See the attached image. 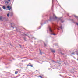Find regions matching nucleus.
<instances>
[{"label": "nucleus", "instance_id": "obj_16", "mask_svg": "<svg viewBox=\"0 0 78 78\" xmlns=\"http://www.w3.org/2000/svg\"><path fill=\"white\" fill-rule=\"evenodd\" d=\"M61 22L62 23V22H64V21L61 20Z\"/></svg>", "mask_w": 78, "mask_h": 78}, {"label": "nucleus", "instance_id": "obj_17", "mask_svg": "<svg viewBox=\"0 0 78 78\" xmlns=\"http://www.w3.org/2000/svg\"><path fill=\"white\" fill-rule=\"evenodd\" d=\"M30 66L29 65H27V66Z\"/></svg>", "mask_w": 78, "mask_h": 78}, {"label": "nucleus", "instance_id": "obj_21", "mask_svg": "<svg viewBox=\"0 0 78 78\" xmlns=\"http://www.w3.org/2000/svg\"><path fill=\"white\" fill-rule=\"evenodd\" d=\"M62 54V55H64V54Z\"/></svg>", "mask_w": 78, "mask_h": 78}, {"label": "nucleus", "instance_id": "obj_9", "mask_svg": "<svg viewBox=\"0 0 78 78\" xmlns=\"http://www.w3.org/2000/svg\"><path fill=\"white\" fill-rule=\"evenodd\" d=\"M9 14L8 13L7 15V17H9Z\"/></svg>", "mask_w": 78, "mask_h": 78}, {"label": "nucleus", "instance_id": "obj_7", "mask_svg": "<svg viewBox=\"0 0 78 78\" xmlns=\"http://www.w3.org/2000/svg\"><path fill=\"white\" fill-rule=\"evenodd\" d=\"M60 28L61 29H62V26H61L60 27Z\"/></svg>", "mask_w": 78, "mask_h": 78}, {"label": "nucleus", "instance_id": "obj_6", "mask_svg": "<svg viewBox=\"0 0 78 78\" xmlns=\"http://www.w3.org/2000/svg\"><path fill=\"white\" fill-rule=\"evenodd\" d=\"M18 73V72L17 71H16L15 73V74H17V73Z\"/></svg>", "mask_w": 78, "mask_h": 78}, {"label": "nucleus", "instance_id": "obj_2", "mask_svg": "<svg viewBox=\"0 0 78 78\" xmlns=\"http://www.w3.org/2000/svg\"><path fill=\"white\" fill-rule=\"evenodd\" d=\"M49 31L51 32V33H53V31L51 29V28H49Z\"/></svg>", "mask_w": 78, "mask_h": 78}, {"label": "nucleus", "instance_id": "obj_12", "mask_svg": "<svg viewBox=\"0 0 78 78\" xmlns=\"http://www.w3.org/2000/svg\"><path fill=\"white\" fill-rule=\"evenodd\" d=\"M72 55H74L75 54V52H73V53H72Z\"/></svg>", "mask_w": 78, "mask_h": 78}, {"label": "nucleus", "instance_id": "obj_19", "mask_svg": "<svg viewBox=\"0 0 78 78\" xmlns=\"http://www.w3.org/2000/svg\"><path fill=\"white\" fill-rule=\"evenodd\" d=\"M76 24H77V25H78V23H77Z\"/></svg>", "mask_w": 78, "mask_h": 78}, {"label": "nucleus", "instance_id": "obj_4", "mask_svg": "<svg viewBox=\"0 0 78 78\" xmlns=\"http://www.w3.org/2000/svg\"><path fill=\"white\" fill-rule=\"evenodd\" d=\"M51 52H52L53 53H55V50H51Z\"/></svg>", "mask_w": 78, "mask_h": 78}, {"label": "nucleus", "instance_id": "obj_15", "mask_svg": "<svg viewBox=\"0 0 78 78\" xmlns=\"http://www.w3.org/2000/svg\"><path fill=\"white\" fill-rule=\"evenodd\" d=\"M53 34V35H55V34Z\"/></svg>", "mask_w": 78, "mask_h": 78}, {"label": "nucleus", "instance_id": "obj_8", "mask_svg": "<svg viewBox=\"0 0 78 78\" xmlns=\"http://www.w3.org/2000/svg\"><path fill=\"white\" fill-rule=\"evenodd\" d=\"M3 8L4 9H5V6H3Z\"/></svg>", "mask_w": 78, "mask_h": 78}, {"label": "nucleus", "instance_id": "obj_3", "mask_svg": "<svg viewBox=\"0 0 78 78\" xmlns=\"http://www.w3.org/2000/svg\"><path fill=\"white\" fill-rule=\"evenodd\" d=\"M53 16V17H54V19H56L58 18H57V17H56V15H55L54 14Z\"/></svg>", "mask_w": 78, "mask_h": 78}, {"label": "nucleus", "instance_id": "obj_23", "mask_svg": "<svg viewBox=\"0 0 78 78\" xmlns=\"http://www.w3.org/2000/svg\"><path fill=\"white\" fill-rule=\"evenodd\" d=\"M61 54H62V53H61Z\"/></svg>", "mask_w": 78, "mask_h": 78}, {"label": "nucleus", "instance_id": "obj_18", "mask_svg": "<svg viewBox=\"0 0 78 78\" xmlns=\"http://www.w3.org/2000/svg\"><path fill=\"white\" fill-rule=\"evenodd\" d=\"M11 0H8V1H9V2H10V1Z\"/></svg>", "mask_w": 78, "mask_h": 78}, {"label": "nucleus", "instance_id": "obj_24", "mask_svg": "<svg viewBox=\"0 0 78 78\" xmlns=\"http://www.w3.org/2000/svg\"><path fill=\"white\" fill-rule=\"evenodd\" d=\"M29 64H30V63Z\"/></svg>", "mask_w": 78, "mask_h": 78}, {"label": "nucleus", "instance_id": "obj_5", "mask_svg": "<svg viewBox=\"0 0 78 78\" xmlns=\"http://www.w3.org/2000/svg\"><path fill=\"white\" fill-rule=\"evenodd\" d=\"M5 3L6 4V3H9V2H8V1H6L5 2Z\"/></svg>", "mask_w": 78, "mask_h": 78}, {"label": "nucleus", "instance_id": "obj_22", "mask_svg": "<svg viewBox=\"0 0 78 78\" xmlns=\"http://www.w3.org/2000/svg\"><path fill=\"white\" fill-rule=\"evenodd\" d=\"M0 9H1L0 8Z\"/></svg>", "mask_w": 78, "mask_h": 78}, {"label": "nucleus", "instance_id": "obj_1", "mask_svg": "<svg viewBox=\"0 0 78 78\" xmlns=\"http://www.w3.org/2000/svg\"><path fill=\"white\" fill-rule=\"evenodd\" d=\"M7 8H8L9 9V10H11V7L8 6L7 7Z\"/></svg>", "mask_w": 78, "mask_h": 78}, {"label": "nucleus", "instance_id": "obj_10", "mask_svg": "<svg viewBox=\"0 0 78 78\" xmlns=\"http://www.w3.org/2000/svg\"><path fill=\"white\" fill-rule=\"evenodd\" d=\"M74 17H76V18H78V16H74Z\"/></svg>", "mask_w": 78, "mask_h": 78}, {"label": "nucleus", "instance_id": "obj_20", "mask_svg": "<svg viewBox=\"0 0 78 78\" xmlns=\"http://www.w3.org/2000/svg\"><path fill=\"white\" fill-rule=\"evenodd\" d=\"M57 29L58 30H59V29H58V28H57Z\"/></svg>", "mask_w": 78, "mask_h": 78}, {"label": "nucleus", "instance_id": "obj_13", "mask_svg": "<svg viewBox=\"0 0 78 78\" xmlns=\"http://www.w3.org/2000/svg\"><path fill=\"white\" fill-rule=\"evenodd\" d=\"M30 67H33V65H31L30 66Z\"/></svg>", "mask_w": 78, "mask_h": 78}, {"label": "nucleus", "instance_id": "obj_14", "mask_svg": "<svg viewBox=\"0 0 78 78\" xmlns=\"http://www.w3.org/2000/svg\"><path fill=\"white\" fill-rule=\"evenodd\" d=\"M40 54H42V53H41V50H40Z\"/></svg>", "mask_w": 78, "mask_h": 78}, {"label": "nucleus", "instance_id": "obj_11", "mask_svg": "<svg viewBox=\"0 0 78 78\" xmlns=\"http://www.w3.org/2000/svg\"><path fill=\"white\" fill-rule=\"evenodd\" d=\"M2 17H0V21L1 20H2Z\"/></svg>", "mask_w": 78, "mask_h": 78}]
</instances>
